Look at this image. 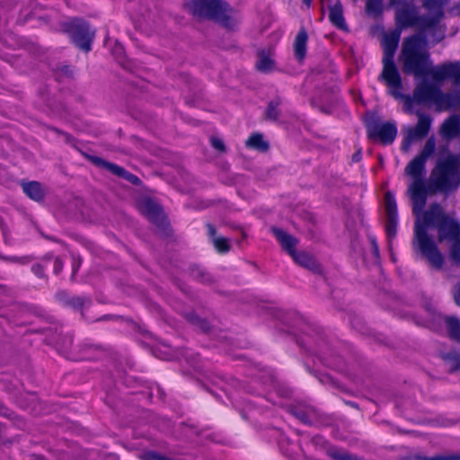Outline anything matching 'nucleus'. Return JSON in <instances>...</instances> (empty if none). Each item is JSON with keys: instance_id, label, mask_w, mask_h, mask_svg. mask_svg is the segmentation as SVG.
Masks as SVG:
<instances>
[{"instance_id": "22", "label": "nucleus", "mask_w": 460, "mask_h": 460, "mask_svg": "<svg viewBox=\"0 0 460 460\" xmlns=\"http://www.w3.org/2000/svg\"><path fill=\"white\" fill-rule=\"evenodd\" d=\"M385 207L386 218H395L397 217V206L396 201L391 193L387 192L385 196Z\"/></svg>"}, {"instance_id": "8", "label": "nucleus", "mask_w": 460, "mask_h": 460, "mask_svg": "<svg viewBox=\"0 0 460 460\" xmlns=\"http://www.w3.org/2000/svg\"><path fill=\"white\" fill-rule=\"evenodd\" d=\"M72 41L82 50L88 52L92 49L94 31L91 30L87 22L80 19H73L66 24Z\"/></svg>"}, {"instance_id": "16", "label": "nucleus", "mask_w": 460, "mask_h": 460, "mask_svg": "<svg viewBox=\"0 0 460 460\" xmlns=\"http://www.w3.org/2000/svg\"><path fill=\"white\" fill-rule=\"evenodd\" d=\"M306 42L307 33L305 30H300L294 42L295 56L299 61H302L305 57Z\"/></svg>"}, {"instance_id": "4", "label": "nucleus", "mask_w": 460, "mask_h": 460, "mask_svg": "<svg viewBox=\"0 0 460 460\" xmlns=\"http://www.w3.org/2000/svg\"><path fill=\"white\" fill-rule=\"evenodd\" d=\"M449 0H424L423 6L429 16H420L413 4V0H389V5L395 8L394 20L402 25H435L443 15V7Z\"/></svg>"}, {"instance_id": "30", "label": "nucleus", "mask_w": 460, "mask_h": 460, "mask_svg": "<svg viewBox=\"0 0 460 460\" xmlns=\"http://www.w3.org/2000/svg\"><path fill=\"white\" fill-rule=\"evenodd\" d=\"M211 146L217 151H225V145L221 138L217 137H212L210 138Z\"/></svg>"}, {"instance_id": "23", "label": "nucleus", "mask_w": 460, "mask_h": 460, "mask_svg": "<svg viewBox=\"0 0 460 460\" xmlns=\"http://www.w3.org/2000/svg\"><path fill=\"white\" fill-rule=\"evenodd\" d=\"M456 224L460 226L457 222ZM443 240L454 241L449 249V256L455 263L460 264V234L452 238H444Z\"/></svg>"}, {"instance_id": "37", "label": "nucleus", "mask_w": 460, "mask_h": 460, "mask_svg": "<svg viewBox=\"0 0 460 460\" xmlns=\"http://www.w3.org/2000/svg\"><path fill=\"white\" fill-rule=\"evenodd\" d=\"M303 3L309 7L311 5L312 0H303Z\"/></svg>"}, {"instance_id": "42", "label": "nucleus", "mask_w": 460, "mask_h": 460, "mask_svg": "<svg viewBox=\"0 0 460 460\" xmlns=\"http://www.w3.org/2000/svg\"><path fill=\"white\" fill-rule=\"evenodd\" d=\"M202 330H203V332H205V324L204 323H203Z\"/></svg>"}, {"instance_id": "1", "label": "nucleus", "mask_w": 460, "mask_h": 460, "mask_svg": "<svg viewBox=\"0 0 460 460\" xmlns=\"http://www.w3.org/2000/svg\"><path fill=\"white\" fill-rule=\"evenodd\" d=\"M426 162L415 156L406 166L405 173L411 178L408 186V195L412 202V213L415 216L413 250L420 252L431 267L440 270L444 264V256L429 230L437 228L438 239L452 238L460 234V226L444 212L443 208L432 204L427 210L423 208L427 201V181L423 180Z\"/></svg>"}, {"instance_id": "19", "label": "nucleus", "mask_w": 460, "mask_h": 460, "mask_svg": "<svg viewBox=\"0 0 460 460\" xmlns=\"http://www.w3.org/2000/svg\"><path fill=\"white\" fill-rule=\"evenodd\" d=\"M256 67L259 71L268 73L274 68V61L270 52L261 51L258 54Z\"/></svg>"}, {"instance_id": "41", "label": "nucleus", "mask_w": 460, "mask_h": 460, "mask_svg": "<svg viewBox=\"0 0 460 460\" xmlns=\"http://www.w3.org/2000/svg\"><path fill=\"white\" fill-rule=\"evenodd\" d=\"M358 156L355 155L354 161H358Z\"/></svg>"}, {"instance_id": "40", "label": "nucleus", "mask_w": 460, "mask_h": 460, "mask_svg": "<svg viewBox=\"0 0 460 460\" xmlns=\"http://www.w3.org/2000/svg\"><path fill=\"white\" fill-rule=\"evenodd\" d=\"M358 156L355 155L354 161H358Z\"/></svg>"}, {"instance_id": "18", "label": "nucleus", "mask_w": 460, "mask_h": 460, "mask_svg": "<svg viewBox=\"0 0 460 460\" xmlns=\"http://www.w3.org/2000/svg\"><path fill=\"white\" fill-rule=\"evenodd\" d=\"M22 190L28 197L36 201L42 199L44 196L42 187L37 181H30L23 183Z\"/></svg>"}, {"instance_id": "7", "label": "nucleus", "mask_w": 460, "mask_h": 460, "mask_svg": "<svg viewBox=\"0 0 460 460\" xmlns=\"http://www.w3.org/2000/svg\"><path fill=\"white\" fill-rule=\"evenodd\" d=\"M272 232L282 248L288 252L296 263L313 271L319 270V266L313 256L305 252H297L296 251L297 240L295 237L278 228H273Z\"/></svg>"}, {"instance_id": "17", "label": "nucleus", "mask_w": 460, "mask_h": 460, "mask_svg": "<svg viewBox=\"0 0 460 460\" xmlns=\"http://www.w3.org/2000/svg\"><path fill=\"white\" fill-rule=\"evenodd\" d=\"M103 165L113 174L122 177L133 184L137 185L140 183V180L137 176L127 172L124 168H122L119 165L106 163V162L103 163Z\"/></svg>"}, {"instance_id": "32", "label": "nucleus", "mask_w": 460, "mask_h": 460, "mask_svg": "<svg viewBox=\"0 0 460 460\" xmlns=\"http://www.w3.org/2000/svg\"><path fill=\"white\" fill-rule=\"evenodd\" d=\"M267 116L271 119H276L278 117V111L273 103H270L267 110Z\"/></svg>"}, {"instance_id": "15", "label": "nucleus", "mask_w": 460, "mask_h": 460, "mask_svg": "<svg viewBox=\"0 0 460 460\" xmlns=\"http://www.w3.org/2000/svg\"><path fill=\"white\" fill-rule=\"evenodd\" d=\"M208 230L210 241L217 252L219 253L228 252L231 249L230 241L222 235H217L211 225H208Z\"/></svg>"}, {"instance_id": "5", "label": "nucleus", "mask_w": 460, "mask_h": 460, "mask_svg": "<svg viewBox=\"0 0 460 460\" xmlns=\"http://www.w3.org/2000/svg\"><path fill=\"white\" fill-rule=\"evenodd\" d=\"M460 186V164L457 156L447 154L439 157L427 181V196L442 193L448 195Z\"/></svg>"}, {"instance_id": "14", "label": "nucleus", "mask_w": 460, "mask_h": 460, "mask_svg": "<svg viewBox=\"0 0 460 460\" xmlns=\"http://www.w3.org/2000/svg\"><path fill=\"white\" fill-rule=\"evenodd\" d=\"M323 6L329 8V19L331 22L337 28L347 31L348 27L343 16V10L341 3H336L332 6H330L331 0H321Z\"/></svg>"}, {"instance_id": "43", "label": "nucleus", "mask_w": 460, "mask_h": 460, "mask_svg": "<svg viewBox=\"0 0 460 460\" xmlns=\"http://www.w3.org/2000/svg\"><path fill=\"white\" fill-rule=\"evenodd\" d=\"M4 291V289L2 288H0V293H2Z\"/></svg>"}, {"instance_id": "29", "label": "nucleus", "mask_w": 460, "mask_h": 460, "mask_svg": "<svg viewBox=\"0 0 460 460\" xmlns=\"http://www.w3.org/2000/svg\"><path fill=\"white\" fill-rule=\"evenodd\" d=\"M424 460H460V454L438 455L432 457H426Z\"/></svg>"}, {"instance_id": "24", "label": "nucleus", "mask_w": 460, "mask_h": 460, "mask_svg": "<svg viewBox=\"0 0 460 460\" xmlns=\"http://www.w3.org/2000/svg\"><path fill=\"white\" fill-rule=\"evenodd\" d=\"M436 149V139L434 137H430L426 141L424 146L422 147L420 153L417 155L420 159L427 162L429 158H430L435 153Z\"/></svg>"}, {"instance_id": "13", "label": "nucleus", "mask_w": 460, "mask_h": 460, "mask_svg": "<svg viewBox=\"0 0 460 460\" xmlns=\"http://www.w3.org/2000/svg\"><path fill=\"white\" fill-rule=\"evenodd\" d=\"M138 208L143 215L157 226H163L165 224V217L162 208L151 199H142L138 202Z\"/></svg>"}, {"instance_id": "2", "label": "nucleus", "mask_w": 460, "mask_h": 460, "mask_svg": "<svg viewBox=\"0 0 460 460\" xmlns=\"http://www.w3.org/2000/svg\"><path fill=\"white\" fill-rule=\"evenodd\" d=\"M404 73L415 77L429 75L437 82L452 79L460 85V62H447L433 66L426 49V41L421 35L411 36L403 41L399 57Z\"/></svg>"}, {"instance_id": "20", "label": "nucleus", "mask_w": 460, "mask_h": 460, "mask_svg": "<svg viewBox=\"0 0 460 460\" xmlns=\"http://www.w3.org/2000/svg\"><path fill=\"white\" fill-rule=\"evenodd\" d=\"M246 146L250 148L259 151H266L269 148V144L264 140L263 136L259 133L251 135L246 140Z\"/></svg>"}, {"instance_id": "26", "label": "nucleus", "mask_w": 460, "mask_h": 460, "mask_svg": "<svg viewBox=\"0 0 460 460\" xmlns=\"http://www.w3.org/2000/svg\"><path fill=\"white\" fill-rule=\"evenodd\" d=\"M185 8L194 17H201V0H190L185 4Z\"/></svg>"}, {"instance_id": "21", "label": "nucleus", "mask_w": 460, "mask_h": 460, "mask_svg": "<svg viewBox=\"0 0 460 460\" xmlns=\"http://www.w3.org/2000/svg\"><path fill=\"white\" fill-rule=\"evenodd\" d=\"M446 323L450 338L460 343V321L455 317H447Z\"/></svg>"}, {"instance_id": "35", "label": "nucleus", "mask_w": 460, "mask_h": 460, "mask_svg": "<svg viewBox=\"0 0 460 460\" xmlns=\"http://www.w3.org/2000/svg\"><path fill=\"white\" fill-rule=\"evenodd\" d=\"M61 270H62V264H61L60 261L58 259H57L54 263V271L56 274H58Z\"/></svg>"}, {"instance_id": "11", "label": "nucleus", "mask_w": 460, "mask_h": 460, "mask_svg": "<svg viewBox=\"0 0 460 460\" xmlns=\"http://www.w3.org/2000/svg\"><path fill=\"white\" fill-rule=\"evenodd\" d=\"M368 137L384 145H390L397 136V126L395 122H376L367 126Z\"/></svg>"}, {"instance_id": "25", "label": "nucleus", "mask_w": 460, "mask_h": 460, "mask_svg": "<svg viewBox=\"0 0 460 460\" xmlns=\"http://www.w3.org/2000/svg\"><path fill=\"white\" fill-rule=\"evenodd\" d=\"M367 12L371 15H379L383 12V0H367Z\"/></svg>"}, {"instance_id": "9", "label": "nucleus", "mask_w": 460, "mask_h": 460, "mask_svg": "<svg viewBox=\"0 0 460 460\" xmlns=\"http://www.w3.org/2000/svg\"><path fill=\"white\" fill-rule=\"evenodd\" d=\"M379 79L386 85L388 93L396 99L402 98V84L394 59H383V70Z\"/></svg>"}, {"instance_id": "28", "label": "nucleus", "mask_w": 460, "mask_h": 460, "mask_svg": "<svg viewBox=\"0 0 460 460\" xmlns=\"http://www.w3.org/2000/svg\"><path fill=\"white\" fill-rule=\"evenodd\" d=\"M329 454L335 460H356L352 456L347 454L345 451L335 448L331 449Z\"/></svg>"}, {"instance_id": "33", "label": "nucleus", "mask_w": 460, "mask_h": 460, "mask_svg": "<svg viewBox=\"0 0 460 460\" xmlns=\"http://www.w3.org/2000/svg\"><path fill=\"white\" fill-rule=\"evenodd\" d=\"M370 241H371V249H372L373 254L375 255L376 258H378L379 253H378L377 243L375 238H370Z\"/></svg>"}, {"instance_id": "3", "label": "nucleus", "mask_w": 460, "mask_h": 460, "mask_svg": "<svg viewBox=\"0 0 460 460\" xmlns=\"http://www.w3.org/2000/svg\"><path fill=\"white\" fill-rule=\"evenodd\" d=\"M413 99L418 103H432L438 111L460 107V91L444 93L438 87L425 82L417 85ZM438 133L447 141L460 137V113L447 117L440 125Z\"/></svg>"}, {"instance_id": "12", "label": "nucleus", "mask_w": 460, "mask_h": 460, "mask_svg": "<svg viewBox=\"0 0 460 460\" xmlns=\"http://www.w3.org/2000/svg\"><path fill=\"white\" fill-rule=\"evenodd\" d=\"M396 28L392 31L385 33L383 37L382 46L384 49L383 59H394V53L397 49L398 43L401 38L402 31L409 27H419L421 29H427L430 26H420V25H402L399 24L395 20Z\"/></svg>"}, {"instance_id": "36", "label": "nucleus", "mask_w": 460, "mask_h": 460, "mask_svg": "<svg viewBox=\"0 0 460 460\" xmlns=\"http://www.w3.org/2000/svg\"><path fill=\"white\" fill-rule=\"evenodd\" d=\"M116 50L118 51V53H122L123 52V48L120 44H117L116 45Z\"/></svg>"}, {"instance_id": "6", "label": "nucleus", "mask_w": 460, "mask_h": 460, "mask_svg": "<svg viewBox=\"0 0 460 460\" xmlns=\"http://www.w3.org/2000/svg\"><path fill=\"white\" fill-rule=\"evenodd\" d=\"M203 17L227 30H234L241 22L239 12L224 0H203Z\"/></svg>"}, {"instance_id": "38", "label": "nucleus", "mask_w": 460, "mask_h": 460, "mask_svg": "<svg viewBox=\"0 0 460 460\" xmlns=\"http://www.w3.org/2000/svg\"><path fill=\"white\" fill-rule=\"evenodd\" d=\"M456 367H460V355L456 357Z\"/></svg>"}, {"instance_id": "34", "label": "nucleus", "mask_w": 460, "mask_h": 460, "mask_svg": "<svg viewBox=\"0 0 460 460\" xmlns=\"http://www.w3.org/2000/svg\"><path fill=\"white\" fill-rule=\"evenodd\" d=\"M32 271L34 272L35 275H37L38 277L41 278L43 277V269L40 265H34L32 267Z\"/></svg>"}, {"instance_id": "31", "label": "nucleus", "mask_w": 460, "mask_h": 460, "mask_svg": "<svg viewBox=\"0 0 460 460\" xmlns=\"http://www.w3.org/2000/svg\"><path fill=\"white\" fill-rule=\"evenodd\" d=\"M143 459L144 460H171L170 458L163 456L155 452H147V453L144 454Z\"/></svg>"}, {"instance_id": "27", "label": "nucleus", "mask_w": 460, "mask_h": 460, "mask_svg": "<svg viewBox=\"0 0 460 460\" xmlns=\"http://www.w3.org/2000/svg\"><path fill=\"white\" fill-rule=\"evenodd\" d=\"M396 225H397V217L395 218H387V222L385 225V232L389 240L396 234Z\"/></svg>"}, {"instance_id": "39", "label": "nucleus", "mask_w": 460, "mask_h": 460, "mask_svg": "<svg viewBox=\"0 0 460 460\" xmlns=\"http://www.w3.org/2000/svg\"><path fill=\"white\" fill-rule=\"evenodd\" d=\"M0 228H1L2 231H4V226H3V222H2L1 219H0Z\"/></svg>"}, {"instance_id": "10", "label": "nucleus", "mask_w": 460, "mask_h": 460, "mask_svg": "<svg viewBox=\"0 0 460 460\" xmlns=\"http://www.w3.org/2000/svg\"><path fill=\"white\" fill-rule=\"evenodd\" d=\"M432 118L424 113H418V123L414 127H408L405 130V136L402 144L403 151H408L412 143L425 137L431 128Z\"/></svg>"}]
</instances>
